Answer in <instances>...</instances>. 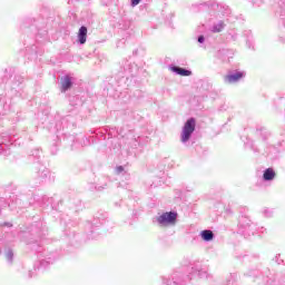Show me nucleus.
Returning <instances> with one entry per match:
<instances>
[{"label": "nucleus", "mask_w": 285, "mask_h": 285, "mask_svg": "<svg viewBox=\"0 0 285 285\" xmlns=\"http://www.w3.org/2000/svg\"><path fill=\"white\" fill-rule=\"evenodd\" d=\"M196 126H197V122L195 121V118H189L185 122L180 134L181 144H188V141H190V137H193V132H195Z\"/></svg>", "instance_id": "nucleus-1"}, {"label": "nucleus", "mask_w": 285, "mask_h": 285, "mask_svg": "<svg viewBox=\"0 0 285 285\" xmlns=\"http://www.w3.org/2000/svg\"><path fill=\"white\" fill-rule=\"evenodd\" d=\"M156 222L157 224H159V226H175V224H177V213H163L160 216L157 217Z\"/></svg>", "instance_id": "nucleus-2"}, {"label": "nucleus", "mask_w": 285, "mask_h": 285, "mask_svg": "<svg viewBox=\"0 0 285 285\" xmlns=\"http://www.w3.org/2000/svg\"><path fill=\"white\" fill-rule=\"evenodd\" d=\"M243 77H246V72L244 71H236L232 75H227L225 77V82L226 83H237V81H239V79H243Z\"/></svg>", "instance_id": "nucleus-3"}, {"label": "nucleus", "mask_w": 285, "mask_h": 285, "mask_svg": "<svg viewBox=\"0 0 285 285\" xmlns=\"http://www.w3.org/2000/svg\"><path fill=\"white\" fill-rule=\"evenodd\" d=\"M78 43H80V46H83V43H86L87 39H88V28L86 27H80L79 31H78Z\"/></svg>", "instance_id": "nucleus-4"}, {"label": "nucleus", "mask_w": 285, "mask_h": 285, "mask_svg": "<svg viewBox=\"0 0 285 285\" xmlns=\"http://www.w3.org/2000/svg\"><path fill=\"white\" fill-rule=\"evenodd\" d=\"M61 92H66L67 90H70V88H72V78L65 76L63 78H61Z\"/></svg>", "instance_id": "nucleus-5"}, {"label": "nucleus", "mask_w": 285, "mask_h": 285, "mask_svg": "<svg viewBox=\"0 0 285 285\" xmlns=\"http://www.w3.org/2000/svg\"><path fill=\"white\" fill-rule=\"evenodd\" d=\"M171 72H175L176 75H180V77H190L193 75V71L186 70L180 67H170Z\"/></svg>", "instance_id": "nucleus-6"}, {"label": "nucleus", "mask_w": 285, "mask_h": 285, "mask_svg": "<svg viewBox=\"0 0 285 285\" xmlns=\"http://www.w3.org/2000/svg\"><path fill=\"white\" fill-rule=\"evenodd\" d=\"M263 179L265 181H273L275 179V170L272 168L266 169L263 174Z\"/></svg>", "instance_id": "nucleus-7"}, {"label": "nucleus", "mask_w": 285, "mask_h": 285, "mask_svg": "<svg viewBox=\"0 0 285 285\" xmlns=\"http://www.w3.org/2000/svg\"><path fill=\"white\" fill-rule=\"evenodd\" d=\"M200 237L204 239V242H213V237H215V235L210 230H203L200 233Z\"/></svg>", "instance_id": "nucleus-8"}, {"label": "nucleus", "mask_w": 285, "mask_h": 285, "mask_svg": "<svg viewBox=\"0 0 285 285\" xmlns=\"http://www.w3.org/2000/svg\"><path fill=\"white\" fill-rule=\"evenodd\" d=\"M224 30V22H218L213 27V32H222Z\"/></svg>", "instance_id": "nucleus-9"}, {"label": "nucleus", "mask_w": 285, "mask_h": 285, "mask_svg": "<svg viewBox=\"0 0 285 285\" xmlns=\"http://www.w3.org/2000/svg\"><path fill=\"white\" fill-rule=\"evenodd\" d=\"M6 257L9 262H12V257H14V254L12 253V250H9L7 252Z\"/></svg>", "instance_id": "nucleus-10"}, {"label": "nucleus", "mask_w": 285, "mask_h": 285, "mask_svg": "<svg viewBox=\"0 0 285 285\" xmlns=\"http://www.w3.org/2000/svg\"><path fill=\"white\" fill-rule=\"evenodd\" d=\"M141 3V0H131V6L135 8L136 6H139Z\"/></svg>", "instance_id": "nucleus-11"}, {"label": "nucleus", "mask_w": 285, "mask_h": 285, "mask_svg": "<svg viewBox=\"0 0 285 285\" xmlns=\"http://www.w3.org/2000/svg\"><path fill=\"white\" fill-rule=\"evenodd\" d=\"M204 41H205L204 36L198 37V43H204Z\"/></svg>", "instance_id": "nucleus-12"}, {"label": "nucleus", "mask_w": 285, "mask_h": 285, "mask_svg": "<svg viewBox=\"0 0 285 285\" xmlns=\"http://www.w3.org/2000/svg\"><path fill=\"white\" fill-rule=\"evenodd\" d=\"M117 173H124V167H117Z\"/></svg>", "instance_id": "nucleus-13"}]
</instances>
